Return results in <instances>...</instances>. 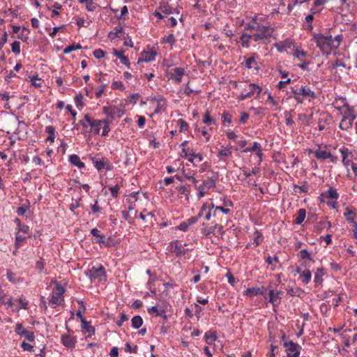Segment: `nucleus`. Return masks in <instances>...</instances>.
Instances as JSON below:
<instances>
[{"label":"nucleus","mask_w":357,"mask_h":357,"mask_svg":"<svg viewBox=\"0 0 357 357\" xmlns=\"http://www.w3.org/2000/svg\"><path fill=\"white\" fill-rule=\"evenodd\" d=\"M331 227V223L325 219H322L317 222L314 227V231L317 234H320L324 229H328Z\"/></svg>","instance_id":"obj_20"},{"label":"nucleus","mask_w":357,"mask_h":357,"mask_svg":"<svg viewBox=\"0 0 357 357\" xmlns=\"http://www.w3.org/2000/svg\"><path fill=\"white\" fill-rule=\"evenodd\" d=\"M248 89V91L245 93L247 97L250 98L255 96V98H258L260 93L262 91V88L255 83H248L245 82V87L243 88V90Z\"/></svg>","instance_id":"obj_13"},{"label":"nucleus","mask_w":357,"mask_h":357,"mask_svg":"<svg viewBox=\"0 0 357 357\" xmlns=\"http://www.w3.org/2000/svg\"><path fill=\"white\" fill-rule=\"evenodd\" d=\"M266 288L262 286L260 287L248 288L243 293L244 295L252 297L254 296L263 295L266 292Z\"/></svg>","instance_id":"obj_21"},{"label":"nucleus","mask_w":357,"mask_h":357,"mask_svg":"<svg viewBox=\"0 0 357 357\" xmlns=\"http://www.w3.org/2000/svg\"><path fill=\"white\" fill-rule=\"evenodd\" d=\"M342 155V163L349 172V167L353 163L352 159L354 158L353 153L346 146H343L339 149Z\"/></svg>","instance_id":"obj_12"},{"label":"nucleus","mask_w":357,"mask_h":357,"mask_svg":"<svg viewBox=\"0 0 357 357\" xmlns=\"http://www.w3.org/2000/svg\"><path fill=\"white\" fill-rule=\"evenodd\" d=\"M176 190L181 197L184 196L187 199H188L190 193L189 187L185 185H179L176 187Z\"/></svg>","instance_id":"obj_45"},{"label":"nucleus","mask_w":357,"mask_h":357,"mask_svg":"<svg viewBox=\"0 0 357 357\" xmlns=\"http://www.w3.org/2000/svg\"><path fill=\"white\" fill-rule=\"evenodd\" d=\"M293 44L294 43L291 39L287 38L284 40L274 43L273 46L276 48V50L278 52H282L284 50L290 49L292 47Z\"/></svg>","instance_id":"obj_19"},{"label":"nucleus","mask_w":357,"mask_h":357,"mask_svg":"<svg viewBox=\"0 0 357 357\" xmlns=\"http://www.w3.org/2000/svg\"><path fill=\"white\" fill-rule=\"evenodd\" d=\"M156 55L157 53L154 50L144 51L142 53L140 58L138 59V63L141 61L149 62L154 61L155 59Z\"/></svg>","instance_id":"obj_22"},{"label":"nucleus","mask_w":357,"mask_h":357,"mask_svg":"<svg viewBox=\"0 0 357 357\" xmlns=\"http://www.w3.org/2000/svg\"><path fill=\"white\" fill-rule=\"evenodd\" d=\"M301 96L303 98H310L314 99L316 98V94L314 91L311 89L310 86H307V85H302L301 86Z\"/></svg>","instance_id":"obj_30"},{"label":"nucleus","mask_w":357,"mask_h":357,"mask_svg":"<svg viewBox=\"0 0 357 357\" xmlns=\"http://www.w3.org/2000/svg\"><path fill=\"white\" fill-rule=\"evenodd\" d=\"M234 202L230 199H227L225 197L222 199V204L217 206V207L215 208V211H213V216L217 217L219 212L225 215H229L231 213V209L234 208Z\"/></svg>","instance_id":"obj_9"},{"label":"nucleus","mask_w":357,"mask_h":357,"mask_svg":"<svg viewBox=\"0 0 357 357\" xmlns=\"http://www.w3.org/2000/svg\"><path fill=\"white\" fill-rule=\"evenodd\" d=\"M81 326L83 330L88 333V335L86 337H91V335L95 334V328L91 326L90 321H86L85 319H82Z\"/></svg>","instance_id":"obj_26"},{"label":"nucleus","mask_w":357,"mask_h":357,"mask_svg":"<svg viewBox=\"0 0 357 357\" xmlns=\"http://www.w3.org/2000/svg\"><path fill=\"white\" fill-rule=\"evenodd\" d=\"M93 117L91 116L90 114H84L83 119L79 120V123L84 128L87 129L88 127H91Z\"/></svg>","instance_id":"obj_37"},{"label":"nucleus","mask_w":357,"mask_h":357,"mask_svg":"<svg viewBox=\"0 0 357 357\" xmlns=\"http://www.w3.org/2000/svg\"><path fill=\"white\" fill-rule=\"evenodd\" d=\"M298 257L302 260H312L311 254L305 249L301 250L298 252Z\"/></svg>","instance_id":"obj_51"},{"label":"nucleus","mask_w":357,"mask_h":357,"mask_svg":"<svg viewBox=\"0 0 357 357\" xmlns=\"http://www.w3.org/2000/svg\"><path fill=\"white\" fill-rule=\"evenodd\" d=\"M112 123V121H109V119H102V136L105 137L107 136L109 131H110V123Z\"/></svg>","instance_id":"obj_43"},{"label":"nucleus","mask_w":357,"mask_h":357,"mask_svg":"<svg viewBox=\"0 0 357 357\" xmlns=\"http://www.w3.org/2000/svg\"><path fill=\"white\" fill-rule=\"evenodd\" d=\"M30 82L31 83V85H33V86H35L36 88H40L42 86V83L40 82V79L38 78L37 75L35 76H33L31 78Z\"/></svg>","instance_id":"obj_64"},{"label":"nucleus","mask_w":357,"mask_h":357,"mask_svg":"<svg viewBox=\"0 0 357 357\" xmlns=\"http://www.w3.org/2000/svg\"><path fill=\"white\" fill-rule=\"evenodd\" d=\"M204 338L207 344H211L218 339L217 333L215 331H208L205 333Z\"/></svg>","instance_id":"obj_36"},{"label":"nucleus","mask_w":357,"mask_h":357,"mask_svg":"<svg viewBox=\"0 0 357 357\" xmlns=\"http://www.w3.org/2000/svg\"><path fill=\"white\" fill-rule=\"evenodd\" d=\"M309 190V186L307 184L303 185L301 186L294 185V190L296 192H305L307 193Z\"/></svg>","instance_id":"obj_61"},{"label":"nucleus","mask_w":357,"mask_h":357,"mask_svg":"<svg viewBox=\"0 0 357 357\" xmlns=\"http://www.w3.org/2000/svg\"><path fill=\"white\" fill-rule=\"evenodd\" d=\"M102 112L108 118H110L109 121H112L115 114L119 112V109L115 106H107L103 107Z\"/></svg>","instance_id":"obj_25"},{"label":"nucleus","mask_w":357,"mask_h":357,"mask_svg":"<svg viewBox=\"0 0 357 357\" xmlns=\"http://www.w3.org/2000/svg\"><path fill=\"white\" fill-rule=\"evenodd\" d=\"M69 162L80 169L85 167V164L80 160L79 157L76 154H73L69 156Z\"/></svg>","instance_id":"obj_33"},{"label":"nucleus","mask_w":357,"mask_h":357,"mask_svg":"<svg viewBox=\"0 0 357 357\" xmlns=\"http://www.w3.org/2000/svg\"><path fill=\"white\" fill-rule=\"evenodd\" d=\"M171 246L172 251L174 252L177 257L185 255L189 250L188 249L183 248L182 245H178L177 241L172 243Z\"/></svg>","instance_id":"obj_28"},{"label":"nucleus","mask_w":357,"mask_h":357,"mask_svg":"<svg viewBox=\"0 0 357 357\" xmlns=\"http://www.w3.org/2000/svg\"><path fill=\"white\" fill-rule=\"evenodd\" d=\"M251 40H252V34L249 31L248 33H243L237 42L240 43L242 47L248 48L250 46Z\"/></svg>","instance_id":"obj_23"},{"label":"nucleus","mask_w":357,"mask_h":357,"mask_svg":"<svg viewBox=\"0 0 357 357\" xmlns=\"http://www.w3.org/2000/svg\"><path fill=\"white\" fill-rule=\"evenodd\" d=\"M225 135L228 139L231 140L234 142H236V141L240 137V135H238L234 131H233L231 129L227 130L225 131Z\"/></svg>","instance_id":"obj_54"},{"label":"nucleus","mask_w":357,"mask_h":357,"mask_svg":"<svg viewBox=\"0 0 357 357\" xmlns=\"http://www.w3.org/2000/svg\"><path fill=\"white\" fill-rule=\"evenodd\" d=\"M306 216V211L304 208H300L298 211L297 216L294 221L296 225H301L305 220Z\"/></svg>","instance_id":"obj_42"},{"label":"nucleus","mask_w":357,"mask_h":357,"mask_svg":"<svg viewBox=\"0 0 357 357\" xmlns=\"http://www.w3.org/2000/svg\"><path fill=\"white\" fill-rule=\"evenodd\" d=\"M324 275V269L323 268H317V271L315 272L314 275V282L316 284H321L323 282L322 277Z\"/></svg>","instance_id":"obj_52"},{"label":"nucleus","mask_w":357,"mask_h":357,"mask_svg":"<svg viewBox=\"0 0 357 357\" xmlns=\"http://www.w3.org/2000/svg\"><path fill=\"white\" fill-rule=\"evenodd\" d=\"M258 58V56L257 54H253L252 56L248 59H245L244 64L246 66L247 68L251 69V68H257V59Z\"/></svg>","instance_id":"obj_27"},{"label":"nucleus","mask_w":357,"mask_h":357,"mask_svg":"<svg viewBox=\"0 0 357 357\" xmlns=\"http://www.w3.org/2000/svg\"><path fill=\"white\" fill-rule=\"evenodd\" d=\"M177 122H178V125L180 127V128H179V132H185V131L188 130L189 125H188V123L185 121H184L182 119H179L177 121Z\"/></svg>","instance_id":"obj_58"},{"label":"nucleus","mask_w":357,"mask_h":357,"mask_svg":"<svg viewBox=\"0 0 357 357\" xmlns=\"http://www.w3.org/2000/svg\"><path fill=\"white\" fill-rule=\"evenodd\" d=\"M112 89L114 90L123 91L125 86L121 81H114L112 84Z\"/></svg>","instance_id":"obj_63"},{"label":"nucleus","mask_w":357,"mask_h":357,"mask_svg":"<svg viewBox=\"0 0 357 357\" xmlns=\"http://www.w3.org/2000/svg\"><path fill=\"white\" fill-rule=\"evenodd\" d=\"M26 236L21 235L19 232H16L15 241V247L16 250L24 244V242L26 240Z\"/></svg>","instance_id":"obj_46"},{"label":"nucleus","mask_w":357,"mask_h":357,"mask_svg":"<svg viewBox=\"0 0 357 357\" xmlns=\"http://www.w3.org/2000/svg\"><path fill=\"white\" fill-rule=\"evenodd\" d=\"M182 172L184 177L188 180L191 181L193 184H195V183H198V181L195 178L196 171L183 167L182 169Z\"/></svg>","instance_id":"obj_32"},{"label":"nucleus","mask_w":357,"mask_h":357,"mask_svg":"<svg viewBox=\"0 0 357 357\" xmlns=\"http://www.w3.org/2000/svg\"><path fill=\"white\" fill-rule=\"evenodd\" d=\"M245 30L252 34V40L258 42L268 39L274 32V29L265 24V18L255 15L244 26Z\"/></svg>","instance_id":"obj_1"},{"label":"nucleus","mask_w":357,"mask_h":357,"mask_svg":"<svg viewBox=\"0 0 357 357\" xmlns=\"http://www.w3.org/2000/svg\"><path fill=\"white\" fill-rule=\"evenodd\" d=\"M101 127L102 120L95 119L93 118L90 130H84L82 132V134L85 136H89L90 133L97 135L100 133Z\"/></svg>","instance_id":"obj_17"},{"label":"nucleus","mask_w":357,"mask_h":357,"mask_svg":"<svg viewBox=\"0 0 357 357\" xmlns=\"http://www.w3.org/2000/svg\"><path fill=\"white\" fill-rule=\"evenodd\" d=\"M15 333L22 337H24L29 342H33L35 336L33 332L27 331L22 324H17L15 330Z\"/></svg>","instance_id":"obj_15"},{"label":"nucleus","mask_w":357,"mask_h":357,"mask_svg":"<svg viewBox=\"0 0 357 357\" xmlns=\"http://www.w3.org/2000/svg\"><path fill=\"white\" fill-rule=\"evenodd\" d=\"M86 275L90 278L91 282L96 280L102 282L106 280L105 268L101 264L98 266H92L86 271Z\"/></svg>","instance_id":"obj_5"},{"label":"nucleus","mask_w":357,"mask_h":357,"mask_svg":"<svg viewBox=\"0 0 357 357\" xmlns=\"http://www.w3.org/2000/svg\"><path fill=\"white\" fill-rule=\"evenodd\" d=\"M310 13H311V14H310V15H308L307 16H306V17H305V22H306L307 24H309L308 27H309V29H310V30H311V29H312V28H313V27H312V20H313V19H314V15L315 13H317V11H316V10H315V9H314V8H312L310 9Z\"/></svg>","instance_id":"obj_55"},{"label":"nucleus","mask_w":357,"mask_h":357,"mask_svg":"<svg viewBox=\"0 0 357 357\" xmlns=\"http://www.w3.org/2000/svg\"><path fill=\"white\" fill-rule=\"evenodd\" d=\"M280 292L278 291H275L274 290L269 291V302L272 303L273 306H277L280 303Z\"/></svg>","instance_id":"obj_29"},{"label":"nucleus","mask_w":357,"mask_h":357,"mask_svg":"<svg viewBox=\"0 0 357 357\" xmlns=\"http://www.w3.org/2000/svg\"><path fill=\"white\" fill-rule=\"evenodd\" d=\"M6 278L13 284H16L20 281V278L16 273H13L10 271H7Z\"/></svg>","instance_id":"obj_49"},{"label":"nucleus","mask_w":357,"mask_h":357,"mask_svg":"<svg viewBox=\"0 0 357 357\" xmlns=\"http://www.w3.org/2000/svg\"><path fill=\"white\" fill-rule=\"evenodd\" d=\"M45 132L48 134L46 142H54L55 139V128L53 126H47L45 128Z\"/></svg>","instance_id":"obj_40"},{"label":"nucleus","mask_w":357,"mask_h":357,"mask_svg":"<svg viewBox=\"0 0 357 357\" xmlns=\"http://www.w3.org/2000/svg\"><path fill=\"white\" fill-rule=\"evenodd\" d=\"M168 77L174 83L178 84L182 81V78L185 75V70L182 68H174L168 72Z\"/></svg>","instance_id":"obj_14"},{"label":"nucleus","mask_w":357,"mask_h":357,"mask_svg":"<svg viewBox=\"0 0 357 357\" xmlns=\"http://www.w3.org/2000/svg\"><path fill=\"white\" fill-rule=\"evenodd\" d=\"M235 143L236 146H233V150L236 151H241L243 149L247 148L248 141L242 135H240Z\"/></svg>","instance_id":"obj_31"},{"label":"nucleus","mask_w":357,"mask_h":357,"mask_svg":"<svg viewBox=\"0 0 357 357\" xmlns=\"http://www.w3.org/2000/svg\"><path fill=\"white\" fill-rule=\"evenodd\" d=\"M312 278V274L310 270L305 269L303 272H302V275H300V279L304 284H307Z\"/></svg>","instance_id":"obj_44"},{"label":"nucleus","mask_w":357,"mask_h":357,"mask_svg":"<svg viewBox=\"0 0 357 357\" xmlns=\"http://www.w3.org/2000/svg\"><path fill=\"white\" fill-rule=\"evenodd\" d=\"M202 121L207 126L216 125V119L211 116V113L208 110L204 114Z\"/></svg>","instance_id":"obj_38"},{"label":"nucleus","mask_w":357,"mask_h":357,"mask_svg":"<svg viewBox=\"0 0 357 357\" xmlns=\"http://www.w3.org/2000/svg\"><path fill=\"white\" fill-rule=\"evenodd\" d=\"M202 234L206 237H209L211 234L215 236H222L225 234L224 227L222 225L215 223L210 227H205L202 229Z\"/></svg>","instance_id":"obj_11"},{"label":"nucleus","mask_w":357,"mask_h":357,"mask_svg":"<svg viewBox=\"0 0 357 357\" xmlns=\"http://www.w3.org/2000/svg\"><path fill=\"white\" fill-rule=\"evenodd\" d=\"M342 35L338 34L334 38L331 35L314 33L313 39L317 47L324 54L328 55L333 50H336L342 41Z\"/></svg>","instance_id":"obj_2"},{"label":"nucleus","mask_w":357,"mask_h":357,"mask_svg":"<svg viewBox=\"0 0 357 357\" xmlns=\"http://www.w3.org/2000/svg\"><path fill=\"white\" fill-rule=\"evenodd\" d=\"M217 180L216 176H212L203 181L200 185H198V183L194 184L195 189L197 190V196L199 199L207 195L210 189L215 187Z\"/></svg>","instance_id":"obj_4"},{"label":"nucleus","mask_w":357,"mask_h":357,"mask_svg":"<svg viewBox=\"0 0 357 357\" xmlns=\"http://www.w3.org/2000/svg\"><path fill=\"white\" fill-rule=\"evenodd\" d=\"M232 150L233 146H231V144H228L227 146L219 150L217 153V157L218 160L220 161L226 162L228 159L231 158Z\"/></svg>","instance_id":"obj_16"},{"label":"nucleus","mask_w":357,"mask_h":357,"mask_svg":"<svg viewBox=\"0 0 357 357\" xmlns=\"http://www.w3.org/2000/svg\"><path fill=\"white\" fill-rule=\"evenodd\" d=\"M77 342V340L76 337L72 336L68 334H63L61 337V342L64 347L67 348H75Z\"/></svg>","instance_id":"obj_18"},{"label":"nucleus","mask_w":357,"mask_h":357,"mask_svg":"<svg viewBox=\"0 0 357 357\" xmlns=\"http://www.w3.org/2000/svg\"><path fill=\"white\" fill-rule=\"evenodd\" d=\"M215 207H217V206H215L213 202L210 204L204 203L202 206L200 212L199 213V216H202L204 211L213 212V211H215Z\"/></svg>","instance_id":"obj_50"},{"label":"nucleus","mask_w":357,"mask_h":357,"mask_svg":"<svg viewBox=\"0 0 357 357\" xmlns=\"http://www.w3.org/2000/svg\"><path fill=\"white\" fill-rule=\"evenodd\" d=\"M322 197H325L326 199L337 200L340 195L335 188L331 187L328 190L322 192Z\"/></svg>","instance_id":"obj_24"},{"label":"nucleus","mask_w":357,"mask_h":357,"mask_svg":"<svg viewBox=\"0 0 357 357\" xmlns=\"http://www.w3.org/2000/svg\"><path fill=\"white\" fill-rule=\"evenodd\" d=\"M15 222L16 223L17 227L16 228L17 231L20 234V232H22L24 234H29L30 232V228L28 225L22 224L20 219L16 218L15 220Z\"/></svg>","instance_id":"obj_35"},{"label":"nucleus","mask_w":357,"mask_h":357,"mask_svg":"<svg viewBox=\"0 0 357 357\" xmlns=\"http://www.w3.org/2000/svg\"><path fill=\"white\" fill-rule=\"evenodd\" d=\"M307 52L302 50L301 48L296 47L293 53V56L298 61H303L306 59Z\"/></svg>","instance_id":"obj_34"},{"label":"nucleus","mask_w":357,"mask_h":357,"mask_svg":"<svg viewBox=\"0 0 357 357\" xmlns=\"http://www.w3.org/2000/svg\"><path fill=\"white\" fill-rule=\"evenodd\" d=\"M259 172V168L255 167H252L251 171H249L247 169H243V174L244 176H245L247 178L250 177L252 175H256Z\"/></svg>","instance_id":"obj_59"},{"label":"nucleus","mask_w":357,"mask_h":357,"mask_svg":"<svg viewBox=\"0 0 357 357\" xmlns=\"http://www.w3.org/2000/svg\"><path fill=\"white\" fill-rule=\"evenodd\" d=\"M253 240H254V243L255 244V246L259 245L263 241L262 234L257 229H256L253 234Z\"/></svg>","instance_id":"obj_53"},{"label":"nucleus","mask_w":357,"mask_h":357,"mask_svg":"<svg viewBox=\"0 0 357 357\" xmlns=\"http://www.w3.org/2000/svg\"><path fill=\"white\" fill-rule=\"evenodd\" d=\"M344 215L348 222L351 224L357 222L356 220V213L354 211L350 210L349 208H347L346 212L344 213Z\"/></svg>","instance_id":"obj_39"},{"label":"nucleus","mask_w":357,"mask_h":357,"mask_svg":"<svg viewBox=\"0 0 357 357\" xmlns=\"http://www.w3.org/2000/svg\"><path fill=\"white\" fill-rule=\"evenodd\" d=\"M261 147V144L257 142H254L251 146L247 147L241 151L243 153H247L248 152H257L259 151V149Z\"/></svg>","instance_id":"obj_47"},{"label":"nucleus","mask_w":357,"mask_h":357,"mask_svg":"<svg viewBox=\"0 0 357 357\" xmlns=\"http://www.w3.org/2000/svg\"><path fill=\"white\" fill-rule=\"evenodd\" d=\"M66 292L65 288L60 283L56 282L50 294L49 305L52 307H56L64 302L63 295Z\"/></svg>","instance_id":"obj_3"},{"label":"nucleus","mask_w":357,"mask_h":357,"mask_svg":"<svg viewBox=\"0 0 357 357\" xmlns=\"http://www.w3.org/2000/svg\"><path fill=\"white\" fill-rule=\"evenodd\" d=\"M162 43H168V44L172 45L175 43L176 39H175L174 34L171 33V34H169L168 36H165L164 37H162Z\"/></svg>","instance_id":"obj_60"},{"label":"nucleus","mask_w":357,"mask_h":357,"mask_svg":"<svg viewBox=\"0 0 357 357\" xmlns=\"http://www.w3.org/2000/svg\"><path fill=\"white\" fill-rule=\"evenodd\" d=\"M314 157L317 160H326L331 157V153L324 150L318 149L314 152Z\"/></svg>","instance_id":"obj_41"},{"label":"nucleus","mask_w":357,"mask_h":357,"mask_svg":"<svg viewBox=\"0 0 357 357\" xmlns=\"http://www.w3.org/2000/svg\"><path fill=\"white\" fill-rule=\"evenodd\" d=\"M282 338L284 341L283 347L286 349L287 357H299L302 349L301 346L291 340H286L285 335H283Z\"/></svg>","instance_id":"obj_6"},{"label":"nucleus","mask_w":357,"mask_h":357,"mask_svg":"<svg viewBox=\"0 0 357 357\" xmlns=\"http://www.w3.org/2000/svg\"><path fill=\"white\" fill-rule=\"evenodd\" d=\"M93 166L98 172L105 169L110 171L112 169V166L109 160L105 157L93 156L90 158Z\"/></svg>","instance_id":"obj_8"},{"label":"nucleus","mask_w":357,"mask_h":357,"mask_svg":"<svg viewBox=\"0 0 357 357\" xmlns=\"http://www.w3.org/2000/svg\"><path fill=\"white\" fill-rule=\"evenodd\" d=\"M82 48V46L81 45L79 44H73L71 45H69L68 46L65 50H64V53L65 54H69L75 50H80Z\"/></svg>","instance_id":"obj_62"},{"label":"nucleus","mask_w":357,"mask_h":357,"mask_svg":"<svg viewBox=\"0 0 357 357\" xmlns=\"http://www.w3.org/2000/svg\"><path fill=\"white\" fill-rule=\"evenodd\" d=\"M344 107H347V111L343 114V117L339 124V128L343 130L349 132L352 128L353 122L356 116L353 114L352 110L348 105H345Z\"/></svg>","instance_id":"obj_7"},{"label":"nucleus","mask_w":357,"mask_h":357,"mask_svg":"<svg viewBox=\"0 0 357 357\" xmlns=\"http://www.w3.org/2000/svg\"><path fill=\"white\" fill-rule=\"evenodd\" d=\"M90 207L91 208V213L93 214H98L99 213H101L102 211V208L98 205V199H96L94 201V204H91Z\"/></svg>","instance_id":"obj_56"},{"label":"nucleus","mask_w":357,"mask_h":357,"mask_svg":"<svg viewBox=\"0 0 357 357\" xmlns=\"http://www.w3.org/2000/svg\"><path fill=\"white\" fill-rule=\"evenodd\" d=\"M91 234L93 236V238L91 239L92 242L98 243L100 247L105 246V247H109L110 243L109 240L110 238H106L105 236L101 234L100 231L97 229L96 227L93 228L91 230Z\"/></svg>","instance_id":"obj_10"},{"label":"nucleus","mask_w":357,"mask_h":357,"mask_svg":"<svg viewBox=\"0 0 357 357\" xmlns=\"http://www.w3.org/2000/svg\"><path fill=\"white\" fill-rule=\"evenodd\" d=\"M222 124L224 126H226L227 124H230L231 123L232 121H231V115L225 111L222 114Z\"/></svg>","instance_id":"obj_57"},{"label":"nucleus","mask_w":357,"mask_h":357,"mask_svg":"<svg viewBox=\"0 0 357 357\" xmlns=\"http://www.w3.org/2000/svg\"><path fill=\"white\" fill-rule=\"evenodd\" d=\"M131 323L132 326L134 328L138 329L142 326L143 324V319L139 315H136L132 317Z\"/></svg>","instance_id":"obj_48"}]
</instances>
